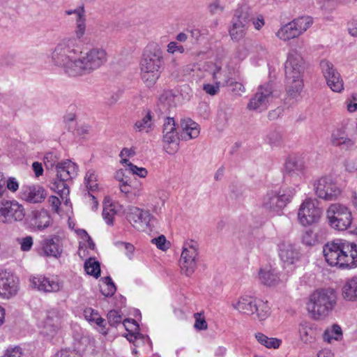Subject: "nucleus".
<instances>
[{
    "mask_svg": "<svg viewBox=\"0 0 357 357\" xmlns=\"http://www.w3.org/2000/svg\"><path fill=\"white\" fill-rule=\"evenodd\" d=\"M284 172L295 181H301L305 174V162L299 158L290 157L285 162Z\"/></svg>",
    "mask_w": 357,
    "mask_h": 357,
    "instance_id": "obj_21",
    "label": "nucleus"
},
{
    "mask_svg": "<svg viewBox=\"0 0 357 357\" xmlns=\"http://www.w3.org/2000/svg\"><path fill=\"white\" fill-rule=\"evenodd\" d=\"M257 300L250 296H243L239 298L238 302L233 304V307L241 313L252 315L256 311Z\"/></svg>",
    "mask_w": 357,
    "mask_h": 357,
    "instance_id": "obj_27",
    "label": "nucleus"
},
{
    "mask_svg": "<svg viewBox=\"0 0 357 357\" xmlns=\"http://www.w3.org/2000/svg\"><path fill=\"white\" fill-rule=\"evenodd\" d=\"M255 338L261 345L268 349H278L281 344V340L275 337H268L261 333H257Z\"/></svg>",
    "mask_w": 357,
    "mask_h": 357,
    "instance_id": "obj_36",
    "label": "nucleus"
},
{
    "mask_svg": "<svg viewBox=\"0 0 357 357\" xmlns=\"http://www.w3.org/2000/svg\"><path fill=\"white\" fill-rule=\"evenodd\" d=\"M331 143L341 149L351 150L354 148L356 142L349 138L344 128H341L335 130L331 135Z\"/></svg>",
    "mask_w": 357,
    "mask_h": 357,
    "instance_id": "obj_24",
    "label": "nucleus"
},
{
    "mask_svg": "<svg viewBox=\"0 0 357 357\" xmlns=\"http://www.w3.org/2000/svg\"><path fill=\"white\" fill-rule=\"evenodd\" d=\"M84 269L88 275L98 278L100 275V263L95 258L90 257L84 263Z\"/></svg>",
    "mask_w": 357,
    "mask_h": 357,
    "instance_id": "obj_38",
    "label": "nucleus"
},
{
    "mask_svg": "<svg viewBox=\"0 0 357 357\" xmlns=\"http://www.w3.org/2000/svg\"><path fill=\"white\" fill-rule=\"evenodd\" d=\"M176 131L175 121L173 118L167 117L163 123L162 133Z\"/></svg>",
    "mask_w": 357,
    "mask_h": 357,
    "instance_id": "obj_56",
    "label": "nucleus"
},
{
    "mask_svg": "<svg viewBox=\"0 0 357 357\" xmlns=\"http://www.w3.org/2000/svg\"><path fill=\"white\" fill-rule=\"evenodd\" d=\"M23 206L15 200L0 201V222L13 223L24 218Z\"/></svg>",
    "mask_w": 357,
    "mask_h": 357,
    "instance_id": "obj_15",
    "label": "nucleus"
},
{
    "mask_svg": "<svg viewBox=\"0 0 357 357\" xmlns=\"http://www.w3.org/2000/svg\"><path fill=\"white\" fill-rule=\"evenodd\" d=\"M195 322L194 327L197 330H206L208 328V324L205 320L202 313L197 312L194 314Z\"/></svg>",
    "mask_w": 357,
    "mask_h": 357,
    "instance_id": "obj_49",
    "label": "nucleus"
},
{
    "mask_svg": "<svg viewBox=\"0 0 357 357\" xmlns=\"http://www.w3.org/2000/svg\"><path fill=\"white\" fill-rule=\"evenodd\" d=\"M267 139L271 144H278L282 139V134L276 129L272 130L267 135Z\"/></svg>",
    "mask_w": 357,
    "mask_h": 357,
    "instance_id": "obj_53",
    "label": "nucleus"
},
{
    "mask_svg": "<svg viewBox=\"0 0 357 357\" xmlns=\"http://www.w3.org/2000/svg\"><path fill=\"white\" fill-rule=\"evenodd\" d=\"M321 215L322 209L319 206L317 199L307 198L300 205L298 220L301 225L306 227L318 222Z\"/></svg>",
    "mask_w": 357,
    "mask_h": 357,
    "instance_id": "obj_12",
    "label": "nucleus"
},
{
    "mask_svg": "<svg viewBox=\"0 0 357 357\" xmlns=\"http://www.w3.org/2000/svg\"><path fill=\"white\" fill-rule=\"evenodd\" d=\"M44 255L49 257H59L62 252L61 247L59 244V239L45 238L42 242Z\"/></svg>",
    "mask_w": 357,
    "mask_h": 357,
    "instance_id": "obj_29",
    "label": "nucleus"
},
{
    "mask_svg": "<svg viewBox=\"0 0 357 357\" xmlns=\"http://www.w3.org/2000/svg\"><path fill=\"white\" fill-rule=\"evenodd\" d=\"M54 357H82V355L75 349H66L57 352Z\"/></svg>",
    "mask_w": 357,
    "mask_h": 357,
    "instance_id": "obj_54",
    "label": "nucleus"
},
{
    "mask_svg": "<svg viewBox=\"0 0 357 357\" xmlns=\"http://www.w3.org/2000/svg\"><path fill=\"white\" fill-rule=\"evenodd\" d=\"M56 169V177L63 180H70L77 174V165L70 160L57 164Z\"/></svg>",
    "mask_w": 357,
    "mask_h": 357,
    "instance_id": "obj_26",
    "label": "nucleus"
},
{
    "mask_svg": "<svg viewBox=\"0 0 357 357\" xmlns=\"http://www.w3.org/2000/svg\"><path fill=\"white\" fill-rule=\"evenodd\" d=\"M336 291L332 288L314 290L309 296L307 309L314 320H321L329 315L337 305Z\"/></svg>",
    "mask_w": 357,
    "mask_h": 357,
    "instance_id": "obj_3",
    "label": "nucleus"
},
{
    "mask_svg": "<svg viewBox=\"0 0 357 357\" xmlns=\"http://www.w3.org/2000/svg\"><path fill=\"white\" fill-rule=\"evenodd\" d=\"M128 169L133 174H136L141 178H145L148 174V171L144 167H138L132 163L128 164Z\"/></svg>",
    "mask_w": 357,
    "mask_h": 357,
    "instance_id": "obj_55",
    "label": "nucleus"
},
{
    "mask_svg": "<svg viewBox=\"0 0 357 357\" xmlns=\"http://www.w3.org/2000/svg\"><path fill=\"white\" fill-rule=\"evenodd\" d=\"M251 21L257 30H260L265 24L264 16L261 15H258L255 18L251 15Z\"/></svg>",
    "mask_w": 357,
    "mask_h": 357,
    "instance_id": "obj_62",
    "label": "nucleus"
},
{
    "mask_svg": "<svg viewBox=\"0 0 357 357\" xmlns=\"http://www.w3.org/2000/svg\"><path fill=\"white\" fill-rule=\"evenodd\" d=\"M326 261L331 266L352 268L357 266V245L344 239L328 242L323 248Z\"/></svg>",
    "mask_w": 357,
    "mask_h": 357,
    "instance_id": "obj_1",
    "label": "nucleus"
},
{
    "mask_svg": "<svg viewBox=\"0 0 357 357\" xmlns=\"http://www.w3.org/2000/svg\"><path fill=\"white\" fill-rule=\"evenodd\" d=\"M342 336V329L338 325H333L330 330H326L323 338L324 341L331 343L332 340H339Z\"/></svg>",
    "mask_w": 357,
    "mask_h": 357,
    "instance_id": "obj_42",
    "label": "nucleus"
},
{
    "mask_svg": "<svg viewBox=\"0 0 357 357\" xmlns=\"http://www.w3.org/2000/svg\"><path fill=\"white\" fill-rule=\"evenodd\" d=\"M279 256L287 265L295 264L300 258V252L296 245L289 241H284L278 245Z\"/></svg>",
    "mask_w": 357,
    "mask_h": 357,
    "instance_id": "obj_22",
    "label": "nucleus"
},
{
    "mask_svg": "<svg viewBox=\"0 0 357 357\" xmlns=\"http://www.w3.org/2000/svg\"><path fill=\"white\" fill-rule=\"evenodd\" d=\"M303 59L297 51L291 50L289 52L284 68L287 94L293 99H297L300 96L303 88Z\"/></svg>",
    "mask_w": 357,
    "mask_h": 357,
    "instance_id": "obj_4",
    "label": "nucleus"
},
{
    "mask_svg": "<svg viewBox=\"0 0 357 357\" xmlns=\"http://www.w3.org/2000/svg\"><path fill=\"white\" fill-rule=\"evenodd\" d=\"M153 126V120L151 113L149 112L146 115L140 120L135 122L133 128L136 132H149Z\"/></svg>",
    "mask_w": 357,
    "mask_h": 357,
    "instance_id": "obj_37",
    "label": "nucleus"
},
{
    "mask_svg": "<svg viewBox=\"0 0 357 357\" xmlns=\"http://www.w3.org/2000/svg\"><path fill=\"white\" fill-rule=\"evenodd\" d=\"M116 211L112 206H105L102 211V217L107 225L113 224V219Z\"/></svg>",
    "mask_w": 357,
    "mask_h": 357,
    "instance_id": "obj_50",
    "label": "nucleus"
},
{
    "mask_svg": "<svg viewBox=\"0 0 357 357\" xmlns=\"http://www.w3.org/2000/svg\"><path fill=\"white\" fill-rule=\"evenodd\" d=\"M251 22V13L247 7L238 8L234 14L231 25L229 29L232 40L239 41L243 38Z\"/></svg>",
    "mask_w": 357,
    "mask_h": 357,
    "instance_id": "obj_10",
    "label": "nucleus"
},
{
    "mask_svg": "<svg viewBox=\"0 0 357 357\" xmlns=\"http://www.w3.org/2000/svg\"><path fill=\"white\" fill-rule=\"evenodd\" d=\"M214 84H204L203 85L202 89L206 93L210 96H215L218 94L220 91V88L221 86V81L215 82L213 81Z\"/></svg>",
    "mask_w": 357,
    "mask_h": 357,
    "instance_id": "obj_47",
    "label": "nucleus"
},
{
    "mask_svg": "<svg viewBox=\"0 0 357 357\" xmlns=\"http://www.w3.org/2000/svg\"><path fill=\"white\" fill-rule=\"evenodd\" d=\"M167 51L169 54H174L176 52L182 54L184 52L185 49L183 45H178L175 41H172L167 45Z\"/></svg>",
    "mask_w": 357,
    "mask_h": 357,
    "instance_id": "obj_57",
    "label": "nucleus"
},
{
    "mask_svg": "<svg viewBox=\"0 0 357 357\" xmlns=\"http://www.w3.org/2000/svg\"><path fill=\"white\" fill-rule=\"evenodd\" d=\"M119 189L121 192L124 194L126 198L130 199V201L133 200L136 196H139V191L137 192L133 193L132 192V187L128 185H124V184H119Z\"/></svg>",
    "mask_w": 357,
    "mask_h": 357,
    "instance_id": "obj_51",
    "label": "nucleus"
},
{
    "mask_svg": "<svg viewBox=\"0 0 357 357\" xmlns=\"http://www.w3.org/2000/svg\"><path fill=\"white\" fill-rule=\"evenodd\" d=\"M302 242L307 246H313L317 243V235L311 229H307L302 236Z\"/></svg>",
    "mask_w": 357,
    "mask_h": 357,
    "instance_id": "obj_45",
    "label": "nucleus"
},
{
    "mask_svg": "<svg viewBox=\"0 0 357 357\" xmlns=\"http://www.w3.org/2000/svg\"><path fill=\"white\" fill-rule=\"evenodd\" d=\"M84 184L89 192H93L98 189V175L93 169H89L84 176Z\"/></svg>",
    "mask_w": 357,
    "mask_h": 357,
    "instance_id": "obj_39",
    "label": "nucleus"
},
{
    "mask_svg": "<svg viewBox=\"0 0 357 357\" xmlns=\"http://www.w3.org/2000/svg\"><path fill=\"white\" fill-rule=\"evenodd\" d=\"M86 21H80L78 20V22H75V36H70V38H73L76 40V45H78L79 43L82 39L83 36H84L86 33Z\"/></svg>",
    "mask_w": 357,
    "mask_h": 357,
    "instance_id": "obj_44",
    "label": "nucleus"
},
{
    "mask_svg": "<svg viewBox=\"0 0 357 357\" xmlns=\"http://www.w3.org/2000/svg\"><path fill=\"white\" fill-rule=\"evenodd\" d=\"M320 67L331 89L334 92H341L344 89L343 81L340 73L333 68V65L328 61L322 60Z\"/></svg>",
    "mask_w": 357,
    "mask_h": 357,
    "instance_id": "obj_17",
    "label": "nucleus"
},
{
    "mask_svg": "<svg viewBox=\"0 0 357 357\" xmlns=\"http://www.w3.org/2000/svg\"><path fill=\"white\" fill-rule=\"evenodd\" d=\"M20 243L22 251H29L33 245V238L31 236H26L21 239Z\"/></svg>",
    "mask_w": 357,
    "mask_h": 357,
    "instance_id": "obj_59",
    "label": "nucleus"
},
{
    "mask_svg": "<svg viewBox=\"0 0 357 357\" xmlns=\"http://www.w3.org/2000/svg\"><path fill=\"white\" fill-rule=\"evenodd\" d=\"M68 181V180H63L62 178L56 177L50 185L51 189L59 195L63 200L65 199L66 204H68V196L70 192L69 188L66 183Z\"/></svg>",
    "mask_w": 357,
    "mask_h": 357,
    "instance_id": "obj_32",
    "label": "nucleus"
},
{
    "mask_svg": "<svg viewBox=\"0 0 357 357\" xmlns=\"http://www.w3.org/2000/svg\"><path fill=\"white\" fill-rule=\"evenodd\" d=\"M342 296L347 301H357V275L344 282L342 288Z\"/></svg>",
    "mask_w": 357,
    "mask_h": 357,
    "instance_id": "obj_28",
    "label": "nucleus"
},
{
    "mask_svg": "<svg viewBox=\"0 0 357 357\" xmlns=\"http://www.w3.org/2000/svg\"><path fill=\"white\" fill-rule=\"evenodd\" d=\"M259 279L260 282L266 286H273L279 281V275L275 269L271 267L260 268L259 271Z\"/></svg>",
    "mask_w": 357,
    "mask_h": 357,
    "instance_id": "obj_30",
    "label": "nucleus"
},
{
    "mask_svg": "<svg viewBox=\"0 0 357 357\" xmlns=\"http://www.w3.org/2000/svg\"><path fill=\"white\" fill-rule=\"evenodd\" d=\"M198 250L199 244L194 240L189 239L183 243L179 264L182 273L186 276L192 275L197 267Z\"/></svg>",
    "mask_w": 357,
    "mask_h": 357,
    "instance_id": "obj_9",
    "label": "nucleus"
},
{
    "mask_svg": "<svg viewBox=\"0 0 357 357\" xmlns=\"http://www.w3.org/2000/svg\"><path fill=\"white\" fill-rule=\"evenodd\" d=\"M107 54L102 48H92L87 52L79 55L77 69V76L91 73L98 69L106 63Z\"/></svg>",
    "mask_w": 357,
    "mask_h": 357,
    "instance_id": "obj_8",
    "label": "nucleus"
},
{
    "mask_svg": "<svg viewBox=\"0 0 357 357\" xmlns=\"http://www.w3.org/2000/svg\"><path fill=\"white\" fill-rule=\"evenodd\" d=\"M181 136L184 140L197 138L200 132V128L197 123L191 119H183L181 121Z\"/></svg>",
    "mask_w": 357,
    "mask_h": 357,
    "instance_id": "obj_25",
    "label": "nucleus"
},
{
    "mask_svg": "<svg viewBox=\"0 0 357 357\" xmlns=\"http://www.w3.org/2000/svg\"><path fill=\"white\" fill-rule=\"evenodd\" d=\"M45 190L40 186L29 188L26 195V201L32 203H40L45 198Z\"/></svg>",
    "mask_w": 357,
    "mask_h": 357,
    "instance_id": "obj_34",
    "label": "nucleus"
},
{
    "mask_svg": "<svg viewBox=\"0 0 357 357\" xmlns=\"http://www.w3.org/2000/svg\"><path fill=\"white\" fill-rule=\"evenodd\" d=\"M19 291V280L11 272L0 271V297L9 299Z\"/></svg>",
    "mask_w": 357,
    "mask_h": 357,
    "instance_id": "obj_16",
    "label": "nucleus"
},
{
    "mask_svg": "<svg viewBox=\"0 0 357 357\" xmlns=\"http://www.w3.org/2000/svg\"><path fill=\"white\" fill-rule=\"evenodd\" d=\"M315 195L321 199L332 201L341 194V190L331 176H325L317 179L314 183Z\"/></svg>",
    "mask_w": 357,
    "mask_h": 357,
    "instance_id": "obj_13",
    "label": "nucleus"
},
{
    "mask_svg": "<svg viewBox=\"0 0 357 357\" xmlns=\"http://www.w3.org/2000/svg\"><path fill=\"white\" fill-rule=\"evenodd\" d=\"M59 156L54 152H48L44 156V164L47 169H52L59 164Z\"/></svg>",
    "mask_w": 357,
    "mask_h": 357,
    "instance_id": "obj_43",
    "label": "nucleus"
},
{
    "mask_svg": "<svg viewBox=\"0 0 357 357\" xmlns=\"http://www.w3.org/2000/svg\"><path fill=\"white\" fill-rule=\"evenodd\" d=\"M163 63V54L157 46L147 48L140 61L141 77L145 84L152 86L160 75Z\"/></svg>",
    "mask_w": 357,
    "mask_h": 357,
    "instance_id": "obj_5",
    "label": "nucleus"
},
{
    "mask_svg": "<svg viewBox=\"0 0 357 357\" xmlns=\"http://www.w3.org/2000/svg\"><path fill=\"white\" fill-rule=\"evenodd\" d=\"M116 288L112 278L109 276L103 278V284L100 285V291L106 297H110L114 294Z\"/></svg>",
    "mask_w": 357,
    "mask_h": 357,
    "instance_id": "obj_41",
    "label": "nucleus"
},
{
    "mask_svg": "<svg viewBox=\"0 0 357 357\" xmlns=\"http://www.w3.org/2000/svg\"><path fill=\"white\" fill-rule=\"evenodd\" d=\"M326 215L328 225L337 231H345L352 223L351 211L340 203L331 204L326 209Z\"/></svg>",
    "mask_w": 357,
    "mask_h": 357,
    "instance_id": "obj_7",
    "label": "nucleus"
},
{
    "mask_svg": "<svg viewBox=\"0 0 357 357\" xmlns=\"http://www.w3.org/2000/svg\"><path fill=\"white\" fill-rule=\"evenodd\" d=\"M206 62H203L201 63H197L193 66L192 68L194 77H197L199 79H203L206 77L207 75H211V70H204L202 66Z\"/></svg>",
    "mask_w": 357,
    "mask_h": 357,
    "instance_id": "obj_46",
    "label": "nucleus"
},
{
    "mask_svg": "<svg viewBox=\"0 0 357 357\" xmlns=\"http://www.w3.org/2000/svg\"><path fill=\"white\" fill-rule=\"evenodd\" d=\"M296 192V188L292 187L280 190H268L262 197L261 208L266 212L280 214L291 201Z\"/></svg>",
    "mask_w": 357,
    "mask_h": 357,
    "instance_id": "obj_6",
    "label": "nucleus"
},
{
    "mask_svg": "<svg viewBox=\"0 0 357 357\" xmlns=\"http://www.w3.org/2000/svg\"><path fill=\"white\" fill-rule=\"evenodd\" d=\"M48 202L52 206V211L58 213L59 211V206L61 205L60 199L57 197L52 195L49 197Z\"/></svg>",
    "mask_w": 357,
    "mask_h": 357,
    "instance_id": "obj_64",
    "label": "nucleus"
},
{
    "mask_svg": "<svg viewBox=\"0 0 357 357\" xmlns=\"http://www.w3.org/2000/svg\"><path fill=\"white\" fill-rule=\"evenodd\" d=\"M298 332L301 340L305 343H310L314 340L316 331L310 323H301L299 325Z\"/></svg>",
    "mask_w": 357,
    "mask_h": 357,
    "instance_id": "obj_33",
    "label": "nucleus"
},
{
    "mask_svg": "<svg viewBox=\"0 0 357 357\" xmlns=\"http://www.w3.org/2000/svg\"><path fill=\"white\" fill-rule=\"evenodd\" d=\"M98 312L91 307L86 308L84 310V316L85 319L91 324L96 320V317L98 316Z\"/></svg>",
    "mask_w": 357,
    "mask_h": 357,
    "instance_id": "obj_60",
    "label": "nucleus"
},
{
    "mask_svg": "<svg viewBox=\"0 0 357 357\" xmlns=\"http://www.w3.org/2000/svg\"><path fill=\"white\" fill-rule=\"evenodd\" d=\"M151 217L149 211L135 206L128 208L126 212L127 220L139 230H144L149 226Z\"/></svg>",
    "mask_w": 357,
    "mask_h": 357,
    "instance_id": "obj_20",
    "label": "nucleus"
},
{
    "mask_svg": "<svg viewBox=\"0 0 357 357\" xmlns=\"http://www.w3.org/2000/svg\"><path fill=\"white\" fill-rule=\"evenodd\" d=\"M176 131L163 133L164 148L168 153H173L177 149Z\"/></svg>",
    "mask_w": 357,
    "mask_h": 357,
    "instance_id": "obj_35",
    "label": "nucleus"
},
{
    "mask_svg": "<svg viewBox=\"0 0 357 357\" xmlns=\"http://www.w3.org/2000/svg\"><path fill=\"white\" fill-rule=\"evenodd\" d=\"M151 242L156 245L157 248L162 250H166L168 249L167 245V240L164 235H160L158 238H154L151 240Z\"/></svg>",
    "mask_w": 357,
    "mask_h": 357,
    "instance_id": "obj_58",
    "label": "nucleus"
},
{
    "mask_svg": "<svg viewBox=\"0 0 357 357\" xmlns=\"http://www.w3.org/2000/svg\"><path fill=\"white\" fill-rule=\"evenodd\" d=\"M255 313L260 321L266 319L270 314V307L268 302L257 300Z\"/></svg>",
    "mask_w": 357,
    "mask_h": 357,
    "instance_id": "obj_40",
    "label": "nucleus"
},
{
    "mask_svg": "<svg viewBox=\"0 0 357 357\" xmlns=\"http://www.w3.org/2000/svg\"><path fill=\"white\" fill-rule=\"evenodd\" d=\"M50 217L46 210H34L31 212L32 224L39 229L48 227Z\"/></svg>",
    "mask_w": 357,
    "mask_h": 357,
    "instance_id": "obj_31",
    "label": "nucleus"
},
{
    "mask_svg": "<svg viewBox=\"0 0 357 357\" xmlns=\"http://www.w3.org/2000/svg\"><path fill=\"white\" fill-rule=\"evenodd\" d=\"M40 327L41 328L40 332L44 335L54 336L60 327V319L57 312L54 310L47 312Z\"/></svg>",
    "mask_w": 357,
    "mask_h": 357,
    "instance_id": "obj_23",
    "label": "nucleus"
},
{
    "mask_svg": "<svg viewBox=\"0 0 357 357\" xmlns=\"http://www.w3.org/2000/svg\"><path fill=\"white\" fill-rule=\"evenodd\" d=\"M73 38H64L54 48L51 54V61L57 67L71 77H77V69L79 55L78 45Z\"/></svg>",
    "mask_w": 357,
    "mask_h": 357,
    "instance_id": "obj_2",
    "label": "nucleus"
},
{
    "mask_svg": "<svg viewBox=\"0 0 357 357\" xmlns=\"http://www.w3.org/2000/svg\"><path fill=\"white\" fill-rule=\"evenodd\" d=\"M313 20L310 16H302L282 26L276 36L284 41L289 40L303 34L312 24Z\"/></svg>",
    "mask_w": 357,
    "mask_h": 357,
    "instance_id": "obj_11",
    "label": "nucleus"
},
{
    "mask_svg": "<svg viewBox=\"0 0 357 357\" xmlns=\"http://www.w3.org/2000/svg\"><path fill=\"white\" fill-rule=\"evenodd\" d=\"M30 282L33 288L45 293L59 291L62 287L58 278L43 275L32 276Z\"/></svg>",
    "mask_w": 357,
    "mask_h": 357,
    "instance_id": "obj_18",
    "label": "nucleus"
},
{
    "mask_svg": "<svg viewBox=\"0 0 357 357\" xmlns=\"http://www.w3.org/2000/svg\"><path fill=\"white\" fill-rule=\"evenodd\" d=\"M229 86L232 87V91L238 96H241L245 91L244 86L241 82L232 81Z\"/></svg>",
    "mask_w": 357,
    "mask_h": 357,
    "instance_id": "obj_61",
    "label": "nucleus"
},
{
    "mask_svg": "<svg viewBox=\"0 0 357 357\" xmlns=\"http://www.w3.org/2000/svg\"><path fill=\"white\" fill-rule=\"evenodd\" d=\"M273 85L268 82L260 85L257 92L250 98L247 108L251 111L261 112L268 109L270 102L273 99Z\"/></svg>",
    "mask_w": 357,
    "mask_h": 357,
    "instance_id": "obj_14",
    "label": "nucleus"
},
{
    "mask_svg": "<svg viewBox=\"0 0 357 357\" xmlns=\"http://www.w3.org/2000/svg\"><path fill=\"white\" fill-rule=\"evenodd\" d=\"M22 349L19 347L8 349L3 357H22Z\"/></svg>",
    "mask_w": 357,
    "mask_h": 357,
    "instance_id": "obj_63",
    "label": "nucleus"
},
{
    "mask_svg": "<svg viewBox=\"0 0 357 357\" xmlns=\"http://www.w3.org/2000/svg\"><path fill=\"white\" fill-rule=\"evenodd\" d=\"M206 70H211L213 81H221V86H229L234 77V70L230 68H222L213 63H206L202 66Z\"/></svg>",
    "mask_w": 357,
    "mask_h": 357,
    "instance_id": "obj_19",
    "label": "nucleus"
},
{
    "mask_svg": "<svg viewBox=\"0 0 357 357\" xmlns=\"http://www.w3.org/2000/svg\"><path fill=\"white\" fill-rule=\"evenodd\" d=\"M225 5L220 0H214L208 5V10L211 14L215 15L224 10Z\"/></svg>",
    "mask_w": 357,
    "mask_h": 357,
    "instance_id": "obj_52",
    "label": "nucleus"
},
{
    "mask_svg": "<svg viewBox=\"0 0 357 357\" xmlns=\"http://www.w3.org/2000/svg\"><path fill=\"white\" fill-rule=\"evenodd\" d=\"M107 320L110 326H116L122 321V316L118 310H110L107 314Z\"/></svg>",
    "mask_w": 357,
    "mask_h": 357,
    "instance_id": "obj_48",
    "label": "nucleus"
}]
</instances>
